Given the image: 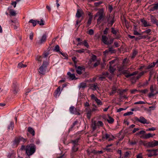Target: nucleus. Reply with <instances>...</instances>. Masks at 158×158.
Here are the masks:
<instances>
[{
    "mask_svg": "<svg viewBox=\"0 0 158 158\" xmlns=\"http://www.w3.org/2000/svg\"><path fill=\"white\" fill-rule=\"evenodd\" d=\"M155 135V134H152L151 133H148L144 135L143 138L144 139H148L151 137H152L153 136Z\"/></svg>",
    "mask_w": 158,
    "mask_h": 158,
    "instance_id": "obj_20",
    "label": "nucleus"
},
{
    "mask_svg": "<svg viewBox=\"0 0 158 158\" xmlns=\"http://www.w3.org/2000/svg\"><path fill=\"white\" fill-rule=\"evenodd\" d=\"M27 65L23 64V62H21L18 64V67L19 68L21 69L22 68L26 67H27Z\"/></svg>",
    "mask_w": 158,
    "mask_h": 158,
    "instance_id": "obj_36",
    "label": "nucleus"
},
{
    "mask_svg": "<svg viewBox=\"0 0 158 158\" xmlns=\"http://www.w3.org/2000/svg\"><path fill=\"white\" fill-rule=\"evenodd\" d=\"M145 102H144L142 101H139L138 102H135L134 103V104L136 105V104H145Z\"/></svg>",
    "mask_w": 158,
    "mask_h": 158,
    "instance_id": "obj_54",
    "label": "nucleus"
},
{
    "mask_svg": "<svg viewBox=\"0 0 158 158\" xmlns=\"http://www.w3.org/2000/svg\"><path fill=\"white\" fill-rule=\"evenodd\" d=\"M138 52L136 50H134L133 52L132 55L131 56V58L133 59L136 55L137 54Z\"/></svg>",
    "mask_w": 158,
    "mask_h": 158,
    "instance_id": "obj_45",
    "label": "nucleus"
},
{
    "mask_svg": "<svg viewBox=\"0 0 158 158\" xmlns=\"http://www.w3.org/2000/svg\"><path fill=\"white\" fill-rule=\"evenodd\" d=\"M86 87V83H81L80 85V88H84Z\"/></svg>",
    "mask_w": 158,
    "mask_h": 158,
    "instance_id": "obj_51",
    "label": "nucleus"
},
{
    "mask_svg": "<svg viewBox=\"0 0 158 158\" xmlns=\"http://www.w3.org/2000/svg\"><path fill=\"white\" fill-rule=\"evenodd\" d=\"M36 148V146L34 144L27 145L25 148L26 153L28 156H30L35 153Z\"/></svg>",
    "mask_w": 158,
    "mask_h": 158,
    "instance_id": "obj_1",
    "label": "nucleus"
},
{
    "mask_svg": "<svg viewBox=\"0 0 158 158\" xmlns=\"http://www.w3.org/2000/svg\"><path fill=\"white\" fill-rule=\"evenodd\" d=\"M60 89L61 87L60 86L56 90L54 93V96L56 98L60 96L61 93Z\"/></svg>",
    "mask_w": 158,
    "mask_h": 158,
    "instance_id": "obj_14",
    "label": "nucleus"
},
{
    "mask_svg": "<svg viewBox=\"0 0 158 158\" xmlns=\"http://www.w3.org/2000/svg\"><path fill=\"white\" fill-rule=\"evenodd\" d=\"M147 151L149 152V154L148 155V156L149 157H151L154 156H156L157 155L156 153L158 151V149L152 150H148Z\"/></svg>",
    "mask_w": 158,
    "mask_h": 158,
    "instance_id": "obj_10",
    "label": "nucleus"
},
{
    "mask_svg": "<svg viewBox=\"0 0 158 158\" xmlns=\"http://www.w3.org/2000/svg\"><path fill=\"white\" fill-rule=\"evenodd\" d=\"M97 56L94 55H93L91 56V60L92 61L94 62L96 60Z\"/></svg>",
    "mask_w": 158,
    "mask_h": 158,
    "instance_id": "obj_44",
    "label": "nucleus"
},
{
    "mask_svg": "<svg viewBox=\"0 0 158 158\" xmlns=\"http://www.w3.org/2000/svg\"><path fill=\"white\" fill-rule=\"evenodd\" d=\"M102 40L103 43L105 44H108L107 40H108V38L106 37V36L104 35H102Z\"/></svg>",
    "mask_w": 158,
    "mask_h": 158,
    "instance_id": "obj_22",
    "label": "nucleus"
},
{
    "mask_svg": "<svg viewBox=\"0 0 158 158\" xmlns=\"http://www.w3.org/2000/svg\"><path fill=\"white\" fill-rule=\"evenodd\" d=\"M102 138L103 139H108V141H110L112 140V139L110 138V135L107 133H104V131L102 132Z\"/></svg>",
    "mask_w": 158,
    "mask_h": 158,
    "instance_id": "obj_13",
    "label": "nucleus"
},
{
    "mask_svg": "<svg viewBox=\"0 0 158 158\" xmlns=\"http://www.w3.org/2000/svg\"><path fill=\"white\" fill-rule=\"evenodd\" d=\"M104 15L103 9H101L99 10V11L95 15V18L98 16V18L97 19L98 23L99 24L101 22V21L104 18Z\"/></svg>",
    "mask_w": 158,
    "mask_h": 158,
    "instance_id": "obj_4",
    "label": "nucleus"
},
{
    "mask_svg": "<svg viewBox=\"0 0 158 158\" xmlns=\"http://www.w3.org/2000/svg\"><path fill=\"white\" fill-rule=\"evenodd\" d=\"M48 64V62L44 61L42 64L38 69L39 73L40 74L44 75L45 74Z\"/></svg>",
    "mask_w": 158,
    "mask_h": 158,
    "instance_id": "obj_3",
    "label": "nucleus"
},
{
    "mask_svg": "<svg viewBox=\"0 0 158 158\" xmlns=\"http://www.w3.org/2000/svg\"><path fill=\"white\" fill-rule=\"evenodd\" d=\"M102 1H100L98 2H96L94 3V5L96 6H98L99 5L102 4Z\"/></svg>",
    "mask_w": 158,
    "mask_h": 158,
    "instance_id": "obj_58",
    "label": "nucleus"
},
{
    "mask_svg": "<svg viewBox=\"0 0 158 158\" xmlns=\"http://www.w3.org/2000/svg\"><path fill=\"white\" fill-rule=\"evenodd\" d=\"M77 123L78 121H75L73 123V124L71 126L70 128L69 129V131H71L73 129V127L75 126V125L77 124Z\"/></svg>",
    "mask_w": 158,
    "mask_h": 158,
    "instance_id": "obj_38",
    "label": "nucleus"
},
{
    "mask_svg": "<svg viewBox=\"0 0 158 158\" xmlns=\"http://www.w3.org/2000/svg\"><path fill=\"white\" fill-rule=\"evenodd\" d=\"M87 33L89 34V35H93L94 34V31L93 29H91L89 30L87 32Z\"/></svg>",
    "mask_w": 158,
    "mask_h": 158,
    "instance_id": "obj_50",
    "label": "nucleus"
},
{
    "mask_svg": "<svg viewBox=\"0 0 158 158\" xmlns=\"http://www.w3.org/2000/svg\"><path fill=\"white\" fill-rule=\"evenodd\" d=\"M53 51H55L58 53H60L61 51L60 50V48L59 46L58 45H56L54 49H53Z\"/></svg>",
    "mask_w": 158,
    "mask_h": 158,
    "instance_id": "obj_30",
    "label": "nucleus"
},
{
    "mask_svg": "<svg viewBox=\"0 0 158 158\" xmlns=\"http://www.w3.org/2000/svg\"><path fill=\"white\" fill-rule=\"evenodd\" d=\"M153 145H154V147L158 145V141L154 140L153 141Z\"/></svg>",
    "mask_w": 158,
    "mask_h": 158,
    "instance_id": "obj_55",
    "label": "nucleus"
},
{
    "mask_svg": "<svg viewBox=\"0 0 158 158\" xmlns=\"http://www.w3.org/2000/svg\"><path fill=\"white\" fill-rule=\"evenodd\" d=\"M115 69H114L113 67H112L110 65L109 68V70L110 73H112L115 70Z\"/></svg>",
    "mask_w": 158,
    "mask_h": 158,
    "instance_id": "obj_41",
    "label": "nucleus"
},
{
    "mask_svg": "<svg viewBox=\"0 0 158 158\" xmlns=\"http://www.w3.org/2000/svg\"><path fill=\"white\" fill-rule=\"evenodd\" d=\"M37 21V20L31 19L29 21V22L32 23L33 26L35 27L36 25Z\"/></svg>",
    "mask_w": 158,
    "mask_h": 158,
    "instance_id": "obj_29",
    "label": "nucleus"
},
{
    "mask_svg": "<svg viewBox=\"0 0 158 158\" xmlns=\"http://www.w3.org/2000/svg\"><path fill=\"white\" fill-rule=\"evenodd\" d=\"M82 68L80 66H78L76 70V72L79 75L81 74L82 73L81 70H82Z\"/></svg>",
    "mask_w": 158,
    "mask_h": 158,
    "instance_id": "obj_35",
    "label": "nucleus"
},
{
    "mask_svg": "<svg viewBox=\"0 0 158 158\" xmlns=\"http://www.w3.org/2000/svg\"><path fill=\"white\" fill-rule=\"evenodd\" d=\"M108 75V73L107 72L103 73L102 75H100L99 76V79L101 81H103Z\"/></svg>",
    "mask_w": 158,
    "mask_h": 158,
    "instance_id": "obj_16",
    "label": "nucleus"
},
{
    "mask_svg": "<svg viewBox=\"0 0 158 158\" xmlns=\"http://www.w3.org/2000/svg\"><path fill=\"white\" fill-rule=\"evenodd\" d=\"M138 73V72L135 71V72H133L132 73H129L127 70H123L121 71V73L124 75H125V77L127 78H128L130 76L135 75L137 74Z\"/></svg>",
    "mask_w": 158,
    "mask_h": 158,
    "instance_id": "obj_7",
    "label": "nucleus"
},
{
    "mask_svg": "<svg viewBox=\"0 0 158 158\" xmlns=\"http://www.w3.org/2000/svg\"><path fill=\"white\" fill-rule=\"evenodd\" d=\"M153 5H151L150 6L149 11H153L155 10H158V3L154 4L153 6L152 7Z\"/></svg>",
    "mask_w": 158,
    "mask_h": 158,
    "instance_id": "obj_18",
    "label": "nucleus"
},
{
    "mask_svg": "<svg viewBox=\"0 0 158 158\" xmlns=\"http://www.w3.org/2000/svg\"><path fill=\"white\" fill-rule=\"evenodd\" d=\"M28 131L32 134L33 136H34L35 134L34 130L31 127H29L28 128Z\"/></svg>",
    "mask_w": 158,
    "mask_h": 158,
    "instance_id": "obj_27",
    "label": "nucleus"
},
{
    "mask_svg": "<svg viewBox=\"0 0 158 158\" xmlns=\"http://www.w3.org/2000/svg\"><path fill=\"white\" fill-rule=\"evenodd\" d=\"M69 110L70 112L74 114L80 115V113L73 106L70 107Z\"/></svg>",
    "mask_w": 158,
    "mask_h": 158,
    "instance_id": "obj_12",
    "label": "nucleus"
},
{
    "mask_svg": "<svg viewBox=\"0 0 158 158\" xmlns=\"http://www.w3.org/2000/svg\"><path fill=\"white\" fill-rule=\"evenodd\" d=\"M154 62H153L151 64H150L149 65L147 66L146 68H145V69H149L153 68L155 66Z\"/></svg>",
    "mask_w": 158,
    "mask_h": 158,
    "instance_id": "obj_31",
    "label": "nucleus"
},
{
    "mask_svg": "<svg viewBox=\"0 0 158 158\" xmlns=\"http://www.w3.org/2000/svg\"><path fill=\"white\" fill-rule=\"evenodd\" d=\"M135 119L136 121L139 122L143 124H149L150 123L149 121H148L147 119L142 116H141L139 118L136 117L135 118Z\"/></svg>",
    "mask_w": 158,
    "mask_h": 158,
    "instance_id": "obj_6",
    "label": "nucleus"
},
{
    "mask_svg": "<svg viewBox=\"0 0 158 158\" xmlns=\"http://www.w3.org/2000/svg\"><path fill=\"white\" fill-rule=\"evenodd\" d=\"M37 23L41 26H43L44 24V21L42 19L40 20V21H38Z\"/></svg>",
    "mask_w": 158,
    "mask_h": 158,
    "instance_id": "obj_48",
    "label": "nucleus"
},
{
    "mask_svg": "<svg viewBox=\"0 0 158 158\" xmlns=\"http://www.w3.org/2000/svg\"><path fill=\"white\" fill-rule=\"evenodd\" d=\"M142 24L144 27H147L151 26L150 24L146 20L144 19H141L140 20Z\"/></svg>",
    "mask_w": 158,
    "mask_h": 158,
    "instance_id": "obj_17",
    "label": "nucleus"
},
{
    "mask_svg": "<svg viewBox=\"0 0 158 158\" xmlns=\"http://www.w3.org/2000/svg\"><path fill=\"white\" fill-rule=\"evenodd\" d=\"M107 121L109 123L112 124L114 121V119L110 116H108V118L107 120Z\"/></svg>",
    "mask_w": 158,
    "mask_h": 158,
    "instance_id": "obj_32",
    "label": "nucleus"
},
{
    "mask_svg": "<svg viewBox=\"0 0 158 158\" xmlns=\"http://www.w3.org/2000/svg\"><path fill=\"white\" fill-rule=\"evenodd\" d=\"M118 31V30H115L114 28L113 27L111 28V32L114 35H116Z\"/></svg>",
    "mask_w": 158,
    "mask_h": 158,
    "instance_id": "obj_46",
    "label": "nucleus"
},
{
    "mask_svg": "<svg viewBox=\"0 0 158 158\" xmlns=\"http://www.w3.org/2000/svg\"><path fill=\"white\" fill-rule=\"evenodd\" d=\"M68 75L69 76L70 78L72 80L76 78V77L74 73L71 74L70 72L67 73Z\"/></svg>",
    "mask_w": 158,
    "mask_h": 158,
    "instance_id": "obj_28",
    "label": "nucleus"
},
{
    "mask_svg": "<svg viewBox=\"0 0 158 158\" xmlns=\"http://www.w3.org/2000/svg\"><path fill=\"white\" fill-rule=\"evenodd\" d=\"M117 152L119 155L118 158H122V151H121V150H118Z\"/></svg>",
    "mask_w": 158,
    "mask_h": 158,
    "instance_id": "obj_57",
    "label": "nucleus"
},
{
    "mask_svg": "<svg viewBox=\"0 0 158 158\" xmlns=\"http://www.w3.org/2000/svg\"><path fill=\"white\" fill-rule=\"evenodd\" d=\"M85 110L87 114V117L89 119L91 118L93 112L89 108H86Z\"/></svg>",
    "mask_w": 158,
    "mask_h": 158,
    "instance_id": "obj_15",
    "label": "nucleus"
},
{
    "mask_svg": "<svg viewBox=\"0 0 158 158\" xmlns=\"http://www.w3.org/2000/svg\"><path fill=\"white\" fill-rule=\"evenodd\" d=\"M77 152L73 151L71 150L70 152V156L71 158H75V157L77 156V154L76 153Z\"/></svg>",
    "mask_w": 158,
    "mask_h": 158,
    "instance_id": "obj_26",
    "label": "nucleus"
},
{
    "mask_svg": "<svg viewBox=\"0 0 158 158\" xmlns=\"http://www.w3.org/2000/svg\"><path fill=\"white\" fill-rule=\"evenodd\" d=\"M84 106L86 107H88L90 106L89 102H84Z\"/></svg>",
    "mask_w": 158,
    "mask_h": 158,
    "instance_id": "obj_62",
    "label": "nucleus"
},
{
    "mask_svg": "<svg viewBox=\"0 0 158 158\" xmlns=\"http://www.w3.org/2000/svg\"><path fill=\"white\" fill-rule=\"evenodd\" d=\"M9 13L10 15L11 16H15L16 15V13L15 11L13 9L10 10Z\"/></svg>",
    "mask_w": 158,
    "mask_h": 158,
    "instance_id": "obj_34",
    "label": "nucleus"
},
{
    "mask_svg": "<svg viewBox=\"0 0 158 158\" xmlns=\"http://www.w3.org/2000/svg\"><path fill=\"white\" fill-rule=\"evenodd\" d=\"M49 55V53L48 52H45L43 54L42 56L43 58H46Z\"/></svg>",
    "mask_w": 158,
    "mask_h": 158,
    "instance_id": "obj_52",
    "label": "nucleus"
},
{
    "mask_svg": "<svg viewBox=\"0 0 158 158\" xmlns=\"http://www.w3.org/2000/svg\"><path fill=\"white\" fill-rule=\"evenodd\" d=\"M82 44L84 45L87 48H89V46L86 40H85L82 42Z\"/></svg>",
    "mask_w": 158,
    "mask_h": 158,
    "instance_id": "obj_40",
    "label": "nucleus"
},
{
    "mask_svg": "<svg viewBox=\"0 0 158 158\" xmlns=\"http://www.w3.org/2000/svg\"><path fill=\"white\" fill-rule=\"evenodd\" d=\"M107 22L108 25L111 26L113 25L114 22V17L111 16L109 15L107 16Z\"/></svg>",
    "mask_w": 158,
    "mask_h": 158,
    "instance_id": "obj_8",
    "label": "nucleus"
},
{
    "mask_svg": "<svg viewBox=\"0 0 158 158\" xmlns=\"http://www.w3.org/2000/svg\"><path fill=\"white\" fill-rule=\"evenodd\" d=\"M47 35L46 34H44L41 37L40 42H39V44H41L45 42L46 40Z\"/></svg>",
    "mask_w": 158,
    "mask_h": 158,
    "instance_id": "obj_23",
    "label": "nucleus"
},
{
    "mask_svg": "<svg viewBox=\"0 0 158 158\" xmlns=\"http://www.w3.org/2000/svg\"><path fill=\"white\" fill-rule=\"evenodd\" d=\"M95 101L96 102L97 104L98 105H102V103L101 101L100 100L97 98L96 99Z\"/></svg>",
    "mask_w": 158,
    "mask_h": 158,
    "instance_id": "obj_39",
    "label": "nucleus"
},
{
    "mask_svg": "<svg viewBox=\"0 0 158 158\" xmlns=\"http://www.w3.org/2000/svg\"><path fill=\"white\" fill-rule=\"evenodd\" d=\"M91 87L93 90H96L98 88L97 84V83H95L94 84L91 85Z\"/></svg>",
    "mask_w": 158,
    "mask_h": 158,
    "instance_id": "obj_37",
    "label": "nucleus"
},
{
    "mask_svg": "<svg viewBox=\"0 0 158 158\" xmlns=\"http://www.w3.org/2000/svg\"><path fill=\"white\" fill-rule=\"evenodd\" d=\"M89 15V19L87 23V26L89 27V25L91 24V23L92 20V19L93 16L90 14H88Z\"/></svg>",
    "mask_w": 158,
    "mask_h": 158,
    "instance_id": "obj_24",
    "label": "nucleus"
},
{
    "mask_svg": "<svg viewBox=\"0 0 158 158\" xmlns=\"http://www.w3.org/2000/svg\"><path fill=\"white\" fill-rule=\"evenodd\" d=\"M14 123L13 122H11L10 124V125H9L8 127V129H11L12 130L14 127Z\"/></svg>",
    "mask_w": 158,
    "mask_h": 158,
    "instance_id": "obj_43",
    "label": "nucleus"
},
{
    "mask_svg": "<svg viewBox=\"0 0 158 158\" xmlns=\"http://www.w3.org/2000/svg\"><path fill=\"white\" fill-rule=\"evenodd\" d=\"M156 129V128L154 127H152L151 128H149L147 129L146 130V131H153L155 130Z\"/></svg>",
    "mask_w": 158,
    "mask_h": 158,
    "instance_id": "obj_60",
    "label": "nucleus"
},
{
    "mask_svg": "<svg viewBox=\"0 0 158 158\" xmlns=\"http://www.w3.org/2000/svg\"><path fill=\"white\" fill-rule=\"evenodd\" d=\"M91 99L94 100L95 101L96 100V99H97L98 98L95 97L94 94H92L90 96Z\"/></svg>",
    "mask_w": 158,
    "mask_h": 158,
    "instance_id": "obj_61",
    "label": "nucleus"
},
{
    "mask_svg": "<svg viewBox=\"0 0 158 158\" xmlns=\"http://www.w3.org/2000/svg\"><path fill=\"white\" fill-rule=\"evenodd\" d=\"M43 58V57L42 56H37L36 58V60L39 62H41L42 60V59Z\"/></svg>",
    "mask_w": 158,
    "mask_h": 158,
    "instance_id": "obj_42",
    "label": "nucleus"
},
{
    "mask_svg": "<svg viewBox=\"0 0 158 158\" xmlns=\"http://www.w3.org/2000/svg\"><path fill=\"white\" fill-rule=\"evenodd\" d=\"M100 60H97V61L96 63H95L94 64V67H95L98 66L100 64Z\"/></svg>",
    "mask_w": 158,
    "mask_h": 158,
    "instance_id": "obj_53",
    "label": "nucleus"
},
{
    "mask_svg": "<svg viewBox=\"0 0 158 158\" xmlns=\"http://www.w3.org/2000/svg\"><path fill=\"white\" fill-rule=\"evenodd\" d=\"M149 148H153L154 147V145H153V142H149Z\"/></svg>",
    "mask_w": 158,
    "mask_h": 158,
    "instance_id": "obj_63",
    "label": "nucleus"
},
{
    "mask_svg": "<svg viewBox=\"0 0 158 158\" xmlns=\"http://www.w3.org/2000/svg\"><path fill=\"white\" fill-rule=\"evenodd\" d=\"M148 90L147 89H145L144 90H139V92L140 93H142L143 94H145L146 92H148Z\"/></svg>",
    "mask_w": 158,
    "mask_h": 158,
    "instance_id": "obj_56",
    "label": "nucleus"
},
{
    "mask_svg": "<svg viewBox=\"0 0 158 158\" xmlns=\"http://www.w3.org/2000/svg\"><path fill=\"white\" fill-rule=\"evenodd\" d=\"M75 52L80 53H82L84 52V50L83 49H81L76 50Z\"/></svg>",
    "mask_w": 158,
    "mask_h": 158,
    "instance_id": "obj_47",
    "label": "nucleus"
},
{
    "mask_svg": "<svg viewBox=\"0 0 158 158\" xmlns=\"http://www.w3.org/2000/svg\"><path fill=\"white\" fill-rule=\"evenodd\" d=\"M21 141H22L24 143L26 141V139L21 136L16 137L12 142V146L13 148H16Z\"/></svg>",
    "mask_w": 158,
    "mask_h": 158,
    "instance_id": "obj_2",
    "label": "nucleus"
},
{
    "mask_svg": "<svg viewBox=\"0 0 158 158\" xmlns=\"http://www.w3.org/2000/svg\"><path fill=\"white\" fill-rule=\"evenodd\" d=\"M84 13L81 9H77V13L76 15V17L78 18H79L81 17L84 16Z\"/></svg>",
    "mask_w": 158,
    "mask_h": 158,
    "instance_id": "obj_9",
    "label": "nucleus"
},
{
    "mask_svg": "<svg viewBox=\"0 0 158 158\" xmlns=\"http://www.w3.org/2000/svg\"><path fill=\"white\" fill-rule=\"evenodd\" d=\"M97 127V126L95 125V124H94V121L92 124V128L93 130H95L96 129Z\"/></svg>",
    "mask_w": 158,
    "mask_h": 158,
    "instance_id": "obj_59",
    "label": "nucleus"
},
{
    "mask_svg": "<svg viewBox=\"0 0 158 158\" xmlns=\"http://www.w3.org/2000/svg\"><path fill=\"white\" fill-rule=\"evenodd\" d=\"M13 93L15 94H17L18 92L19 91V88L18 85L16 83H13Z\"/></svg>",
    "mask_w": 158,
    "mask_h": 158,
    "instance_id": "obj_11",
    "label": "nucleus"
},
{
    "mask_svg": "<svg viewBox=\"0 0 158 158\" xmlns=\"http://www.w3.org/2000/svg\"><path fill=\"white\" fill-rule=\"evenodd\" d=\"M151 30L150 29H148L145 30L144 31H143V33H145L147 34H148L151 32Z\"/></svg>",
    "mask_w": 158,
    "mask_h": 158,
    "instance_id": "obj_64",
    "label": "nucleus"
},
{
    "mask_svg": "<svg viewBox=\"0 0 158 158\" xmlns=\"http://www.w3.org/2000/svg\"><path fill=\"white\" fill-rule=\"evenodd\" d=\"M133 114V113L132 112L129 111L126 113H124L123 114V115L124 116H126L127 115H132Z\"/></svg>",
    "mask_w": 158,
    "mask_h": 158,
    "instance_id": "obj_49",
    "label": "nucleus"
},
{
    "mask_svg": "<svg viewBox=\"0 0 158 158\" xmlns=\"http://www.w3.org/2000/svg\"><path fill=\"white\" fill-rule=\"evenodd\" d=\"M157 21V20L154 16L152 15H151V21L152 23L155 24V23H156Z\"/></svg>",
    "mask_w": 158,
    "mask_h": 158,
    "instance_id": "obj_33",
    "label": "nucleus"
},
{
    "mask_svg": "<svg viewBox=\"0 0 158 158\" xmlns=\"http://www.w3.org/2000/svg\"><path fill=\"white\" fill-rule=\"evenodd\" d=\"M79 139H76L71 141V142L73 143V146L71 150L73 151L77 152L79 148V145L78 143Z\"/></svg>",
    "mask_w": 158,
    "mask_h": 158,
    "instance_id": "obj_5",
    "label": "nucleus"
},
{
    "mask_svg": "<svg viewBox=\"0 0 158 158\" xmlns=\"http://www.w3.org/2000/svg\"><path fill=\"white\" fill-rule=\"evenodd\" d=\"M94 124L95 125H97V127H102L103 125V123L100 121H95Z\"/></svg>",
    "mask_w": 158,
    "mask_h": 158,
    "instance_id": "obj_25",
    "label": "nucleus"
},
{
    "mask_svg": "<svg viewBox=\"0 0 158 158\" xmlns=\"http://www.w3.org/2000/svg\"><path fill=\"white\" fill-rule=\"evenodd\" d=\"M117 88L114 85H113L111 91L110 92V95H113L115 94L117 90Z\"/></svg>",
    "mask_w": 158,
    "mask_h": 158,
    "instance_id": "obj_21",
    "label": "nucleus"
},
{
    "mask_svg": "<svg viewBox=\"0 0 158 158\" xmlns=\"http://www.w3.org/2000/svg\"><path fill=\"white\" fill-rule=\"evenodd\" d=\"M131 152L130 151H127L124 152V156L122 158H129L131 156Z\"/></svg>",
    "mask_w": 158,
    "mask_h": 158,
    "instance_id": "obj_19",
    "label": "nucleus"
}]
</instances>
